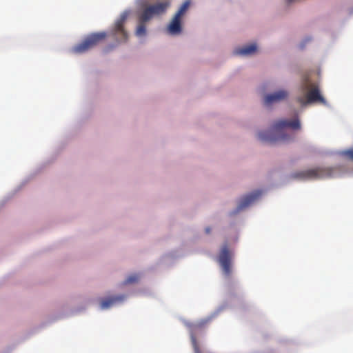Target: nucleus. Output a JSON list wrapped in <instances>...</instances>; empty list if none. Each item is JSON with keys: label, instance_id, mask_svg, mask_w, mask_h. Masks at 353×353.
Segmentation results:
<instances>
[{"label": "nucleus", "instance_id": "obj_14", "mask_svg": "<svg viewBox=\"0 0 353 353\" xmlns=\"http://www.w3.org/2000/svg\"><path fill=\"white\" fill-rule=\"evenodd\" d=\"M190 1H185L179 8L176 13L175 14V16L182 18L183 14L186 12L188 10L189 6H190Z\"/></svg>", "mask_w": 353, "mask_h": 353}, {"label": "nucleus", "instance_id": "obj_17", "mask_svg": "<svg viewBox=\"0 0 353 353\" xmlns=\"http://www.w3.org/2000/svg\"><path fill=\"white\" fill-rule=\"evenodd\" d=\"M205 232H206L207 234H209V233L210 232V228H205Z\"/></svg>", "mask_w": 353, "mask_h": 353}, {"label": "nucleus", "instance_id": "obj_7", "mask_svg": "<svg viewBox=\"0 0 353 353\" xmlns=\"http://www.w3.org/2000/svg\"><path fill=\"white\" fill-rule=\"evenodd\" d=\"M128 11L123 12L117 20L114 27L112 30V35L119 42H125L128 39V33L124 29V23L129 16Z\"/></svg>", "mask_w": 353, "mask_h": 353}, {"label": "nucleus", "instance_id": "obj_11", "mask_svg": "<svg viewBox=\"0 0 353 353\" xmlns=\"http://www.w3.org/2000/svg\"><path fill=\"white\" fill-rule=\"evenodd\" d=\"M125 299L124 295L112 296L110 298L105 299L101 302V307L102 309H107L114 305L118 302H121Z\"/></svg>", "mask_w": 353, "mask_h": 353}, {"label": "nucleus", "instance_id": "obj_3", "mask_svg": "<svg viewBox=\"0 0 353 353\" xmlns=\"http://www.w3.org/2000/svg\"><path fill=\"white\" fill-rule=\"evenodd\" d=\"M334 168L331 167H317L293 174V177L301 180H314L332 177Z\"/></svg>", "mask_w": 353, "mask_h": 353}, {"label": "nucleus", "instance_id": "obj_16", "mask_svg": "<svg viewBox=\"0 0 353 353\" xmlns=\"http://www.w3.org/2000/svg\"><path fill=\"white\" fill-rule=\"evenodd\" d=\"M343 154L349 159L353 161V149L344 151Z\"/></svg>", "mask_w": 353, "mask_h": 353}, {"label": "nucleus", "instance_id": "obj_13", "mask_svg": "<svg viewBox=\"0 0 353 353\" xmlns=\"http://www.w3.org/2000/svg\"><path fill=\"white\" fill-rule=\"evenodd\" d=\"M198 327H201V325H190V339L192 345L194 350V353H201V348L199 347V343L196 340V337L195 336V330Z\"/></svg>", "mask_w": 353, "mask_h": 353}, {"label": "nucleus", "instance_id": "obj_18", "mask_svg": "<svg viewBox=\"0 0 353 353\" xmlns=\"http://www.w3.org/2000/svg\"><path fill=\"white\" fill-rule=\"evenodd\" d=\"M289 2H292L293 0H287Z\"/></svg>", "mask_w": 353, "mask_h": 353}, {"label": "nucleus", "instance_id": "obj_10", "mask_svg": "<svg viewBox=\"0 0 353 353\" xmlns=\"http://www.w3.org/2000/svg\"><path fill=\"white\" fill-rule=\"evenodd\" d=\"M168 32L172 35H176L181 32V18L174 16L167 28Z\"/></svg>", "mask_w": 353, "mask_h": 353}, {"label": "nucleus", "instance_id": "obj_1", "mask_svg": "<svg viewBox=\"0 0 353 353\" xmlns=\"http://www.w3.org/2000/svg\"><path fill=\"white\" fill-rule=\"evenodd\" d=\"M287 128H290L294 130L301 129L299 119L296 117L292 120H278L274 123L271 130L259 132L258 137L261 141L268 143H275L280 141H287L289 138L287 137L284 132Z\"/></svg>", "mask_w": 353, "mask_h": 353}, {"label": "nucleus", "instance_id": "obj_4", "mask_svg": "<svg viewBox=\"0 0 353 353\" xmlns=\"http://www.w3.org/2000/svg\"><path fill=\"white\" fill-rule=\"evenodd\" d=\"M303 90H309L305 96L299 97L297 101L304 106L308 103L319 101L325 103V101L321 95L319 88L317 85L310 83L307 79L305 81L302 86Z\"/></svg>", "mask_w": 353, "mask_h": 353}, {"label": "nucleus", "instance_id": "obj_8", "mask_svg": "<svg viewBox=\"0 0 353 353\" xmlns=\"http://www.w3.org/2000/svg\"><path fill=\"white\" fill-rule=\"evenodd\" d=\"M289 93L287 90H281L272 94H268L264 98V104L270 105L273 103H279L288 99Z\"/></svg>", "mask_w": 353, "mask_h": 353}, {"label": "nucleus", "instance_id": "obj_12", "mask_svg": "<svg viewBox=\"0 0 353 353\" xmlns=\"http://www.w3.org/2000/svg\"><path fill=\"white\" fill-rule=\"evenodd\" d=\"M257 50V46L255 43L248 45L242 48L236 49L234 53L236 55L247 56L250 55L256 52Z\"/></svg>", "mask_w": 353, "mask_h": 353}, {"label": "nucleus", "instance_id": "obj_2", "mask_svg": "<svg viewBox=\"0 0 353 353\" xmlns=\"http://www.w3.org/2000/svg\"><path fill=\"white\" fill-rule=\"evenodd\" d=\"M169 4L167 2H160L147 7L139 17L140 24L136 30V34L141 37L145 34L146 28L145 23L150 20L154 15H159L165 12Z\"/></svg>", "mask_w": 353, "mask_h": 353}, {"label": "nucleus", "instance_id": "obj_9", "mask_svg": "<svg viewBox=\"0 0 353 353\" xmlns=\"http://www.w3.org/2000/svg\"><path fill=\"white\" fill-rule=\"evenodd\" d=\"M262 194L261 190H256L251 194H249L245 196H243L238 206H237V211L242 210L245 209V208L248 207L250 205H251L252 203H254L256 199H258L260 196Z\"/></svg>", "mask_w": 353, "mask_h": 353}, {"label": "nucleus", "instance_id": "obj_6", "mask_svg": "<svg viewBox=\"0 0 353 353\" xmlns=\"http://www.w3.org/2000/svg\"><path fill=\"white\" fill-rule=\"evenodd\" d=\"M232 252L229 246L225 243L221 248L219 256L218 262L221 267L225 276H230L232 273Z\"/></svg>", "mask_w": 353, "mask_h": 353}, {"label": "nucleus", "instance_id": "obj_15", "mask_svg": "<svg viewBox=\"0 0 353 353\" xmlns=\"http://www.w3.org/2000/svg\"><path fill=\"white\" fill-rule=\"evenodd\" d=\"M139 276L138 274H132L130 275L127 278V279L125 281V284H130V283H134L139 281Z\"/></svg>", "mask_w": 353, "mask_h": 353}, {"label": "nucleus", "instance_id": "obj_5", "mask_svg": "<svg viewBox=\"0 0 353 353\" xmlns=\"http://www.w3.org/2000/svg\"><path fill=\"white\" fill-rule=\"evenodd\" d=\"M106 36L105 32L91 34L85 38L81 43L74 46L72 51L78 54L84 53L97 46L105 39Z\"/></svg>", "mask_w": 353, "mask_h": 353}]
</instances>
